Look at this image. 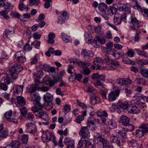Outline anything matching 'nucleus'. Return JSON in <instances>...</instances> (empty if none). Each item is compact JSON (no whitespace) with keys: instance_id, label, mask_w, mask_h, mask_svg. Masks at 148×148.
Wrapping results in <instances>:
<instances>
[{"instance_id":"1","label":"nucleus","mask_w":148,"mask_h":148,"mask_svg":"<svg viewBox=\"0 0 148 148\" xmlns=\"http://www.w3.org/2000/svg\"><path fill=\"white\" fill-rule=\"evenodd\" d=\"M38 106H33L32 108V110L34 113H35V115L39 118L48 121L49 119V116L44 110L42 109L43 106L41 103L38 104Z\"/></svg>"},{"instance_id":"2","label":"nucleus","mask_w":148,"mask_h":148,"mask_svg":"<svg viewBox=\"0 0 148 148\" xmlns=\"http://www.w3.org/2000/svg\"><path fill=\"white\" fill-rule=\"evenodd\" d=\"M23 69L22 66L17 64H15L10 68L6 72L7 75H10L14 79H17L18 74Z\"/></svg>"},{"instance_id":"3","label":"nucleus","mask_w":148,"mask_h":148,"mask_svg":"<svg viewBox=\"0 0 148 148\" xmlns=\"http://www.w3.org/2000/svg\"><path fill=\"white\" fill-rule=\"evenodd\" d=\"M119 121L122 125L128 127L126 129L127 131H132L134 130V126L132 124L130 123V119L127 116L124 115H121L120 116Z\"/></svg>"},{"instance_id":"4","label":"nucleus","mask_w":148,"mask_h":148,"mask_svg":"<svg viewBox=\"0 0 148 148\" xmlns=\"http://www.w3.org/2000/svg\"><path fill=\"white\" fill-rule=\"evenodd\" d=\"M4 116L10 122L16 124L18 122L17 120L18 118V115L15 112L13 113L11 110L6 112L4 114Z\"/></svg>"},{"instance_id":"5","label":"nucleus","mask_w":148,"mask_h":148,"mask_svg":"<svg viewBox=\"0 0 148 148\" xmlns=\"http://www.w3.org/2000/svg\"><path fill=\"white\" fill-rule=\"evenodd\" d=\"M120 92V89L118 88L115 89L113 91L109 92L108 96V101L109 102L115 101L117 97L119 96Z\"/></svg>"},{"instance_id":"6","label":"nucleus","mask_w":148,"mask_h":148,"mask_svg":"<svg viewBox=\"0 0 148 148\" xmlns=\"http://www.w3.org/2000/svg\"><path fill=\"white\" fill-rule=\"evenodd\" d=\"M2 80H3L5 83H0V89L6 91L8 90V86L7 85H8L10 83V78L9 76L7 75L3 77Z\"/></svg>"},{"instance_id":"7","label":"nucleus","mask_w":148,"mask_h":148,"mask_svg":"<svg viewBox=\"0 0 148 148\" xmlns=\"http://www.w3.org/2000/svg\"><path fill=\"white\" fill-rule=\"evenodd\" d=\"M14 56L16 61L18 63H22L26 61L25 53L23 51H20L16 52Z\"/></svg>"},{"instance_id":"8","label":"nucleus","mask_w":148,"mask_h":148,"mask_svg":"<svg viewBox=\"0 0 148 148\" xmlns=\"http://www.w3.org/2000/svg\"><path fill=\"white\" fill-rule=\"evenodd\" d=\"M76 63L83 68L84 69L83 70L82 73L84 75H87L90 72V69L86 68L90 65V63L86 62H83L81 61H78Z\"/></svg>"},{"instance_id":"9","label":"nucleus","mask_w":148,"mask_h":148,"mask_svg":"<svg viewBox=\"0 0 148 148\" xmlns=\"http://www.w3.org/2000/svg\"><path fill=\"white\" fill-rule=\"evenodd\" d=\"M30 95L31 99L33 101V103L35 106H38V104H41L40 101V97L38 93L35 92L31 93Z\"/></svg>"},{"instance_id":"10","label":"nucleus","mask_w":148,"mask_h":148,"mask_svg":"<svg viewBox=\"0 0 148 148\" xmlns=\"http://www.w3.org/2000/svg\"><path fill=\"white\" fill-rule=\"evenodd\" d=\"M26 131L31 133H34L37 131L38 129L36 125L29 122L26 125Z\"/></svg>"},{"instance_id":"11","label":"nucleus","mask_w":148,"mask_h":148,"mask_svg":"<svg viewBox=\"0 0 148 148\" xmlns=\"http://www.w3.org/2000/svg\"><path fill=\"white\" fill-rule=\"evenodd\" d=\"M99 75L97 73H94L92 75L91 78L97 80L96 82L94 84V85L97 88H98L99 86H101V88H105V85L98 80Z\"/></svg>"},{"instance_id":"12","label":"nucleus","mask_w":148,"mask_h":148,"mask_svg":"<svg viewBox=\"0 0 148 148\" xmlns=\"http://www.w3.org/2000/svg\"><path fill=\"white\" fill-rule=\"evenodd\" d=\"M79 134L82 138H87L89 135V132L87 127H82L79 132Z\"/></svg>"},{"instance_id":"13","label":"nucleus","mask_w":148,"mask_h":148,"mask_svg":"<svg viewBox=\"0 0 148 148\" xmlns=\"http://www.w3.org/2000/svg\"><path fill=\"white\" fill-rule=\"evenodd\" d=\"M137 105H134L133 104H129L127 111L130 113L132 114H137L139 112V109L137 108Z\"/></svg>"},{"instance_id":"14","label":"nucleus","mask_w":148,"mask_h":148,"mask_svg":"<svg viewBox=\"0 0 148 148\" xmlns=\"http://www.w3.org/2000/svg\"><path fill=\"white\" fill-rule=\"evenodd\" d=\"M64 145L66 146V148H75V141L69 137L66 138L64 141Z\"/></svg>"},{"instance_id":"15","label":"nucleus","mask_w":148,"mask_h":148,"mask_svg":"<svg viewBox=\"0 0 148 148\" xmlns=\"http://www.w3.org/2000/svg\"><path fill=\"white\" fill-rule=\"evenodd\" d=\"M98 143H101L103 147L110 145L109 141L106 139L103 138L101 136H99L97 137Z\"/></svg>"},{"instance_id":"16","label":"nucleus","mask_w":148,"mask_h":148,"mask_svg":"<svg viewBox=\"0 0 148 148\" xmlns=\"http://www.w3.org/2000/svg\"><path fill=\"white\" fill-rule=\"evenodd\" d=\"M110 142L119 147L121 145V138L118 135L111 136Z\"/></svg>"},{"instance_id":"17","label":"nucleus","mask_w":148,"mask_h":148,"mask_svg":"<svg viewBox=\"0 0 148 148\" xmlns=\"http://www.w3.org/2000/svg\"><path fill=\"white\" fill-rule=\"evenodd\" d=\"M23 89V85H14L13 88L14 93L16 95L18 94H20L22 93Z\"/></svg>"},{"instance_id":"18","label":"nucleus","mask_w":148,"mask_h":148,"mask_svg":"<svg viewBox=\"0 0 148 148\" xmlns=\"http://www.w3.org/2000/svg\"><path fill=\"white\" fill-rule=\"evenodd\" d=\"M118 105L117 107L118 108H122L123 109L127 110L129 104L127 101H125L124 103H122L121 101H119L117 103Z\"/></svg>"},{"instance_id":"19","label":"nucleus","mask_w":148,"mask_h":148,"mask_svg":"<svg viewBox=\"0 0 148 148\" xmlns=\"http://www.w3.org/2000/svg\"><path fill=\"white\" fill-rule=\"evenodd\" d=\"M90 103L92 105L101 102L100 98L95 95L91 96L90 99Z\"/></svg>"},{"instance_id":"20","label":"nucleus","mask_w":148,"mask_h":148,"mask_svg":"<svg viewBox=\"0 0 148 148\" xmlns=\"http://www.w3.org/2000/svg\"><path fill=\"white\" fill-rule=\"evenodd\" d=\"M117 8L119 11H125V12L126 11H129V9L130 8L127 6V5L126 4H116Z\"/></svg>"},{"instance_id":"21","label":"nucleus","mask_w":148,"mask_h":148,"mask_svg":"<svg viewBox=\"0 0 148 148\" xmlns=\"http://www.w3.org/2000/svg\"><path fill=\"white\" fill-rule=\"evenodd\" d=\"M81 54L84 57L86 58L88 57H92L94 56L93 53L86 49H83L82 50Z\"/></svg>"},{"instance_id":"22","label":"nucleus","mask_w":148,"mask_h":148,"mask_svg":"<svg viewBox=\"0 0 148 148\" xmlns=\"http://www.w3.org/2000/svg\"><path fill=\"white\" fill-rule=\"evenodd\" d=\"M38 84H37L36 83L32 85L28 89V92L30 93L35 92L36 90L40 89V87H38Z\"/></svg>"},{"instance_id":"23","label":"nucleus","mask_w":148,"mask_h":148,"mask_svg":"<svg viewBox=\"0 0 148 148\" xmlns=\"http://www.w3.org/2000/svg\"><path fill=\"white\" fill-rule=\"evenodd\" d=\"M14 34V31L7 29L5 31L3 34V36L4 38H9L12 37Z\"/></svg>"},{"instance_id":"24","label":"nucleus","mask_w":148,"mask_h":148,"mask_svg":"<svg viewBox=\"0 0 148 148\" xmlns=\"http://www.w3.org/2000/svg\"><path fill=\"white\" fill-rule=\"evenodd\" d=\"M17 97V101L18 104L21 106H24L26 103L25 99L23 97L16 95Z\"/></svg>"},{"instance_id":"25","label":"nucleus","mask_w":148,"mask_h":148,"mask_svg":"<svg viewBox=\"0 0 148 148\" xmlns=\"http://www.w3.org/2000/svg\"><path fill=\"white\" fill-rule=\"evenodd\" d=\"M106 125L107 127L111 129H114L117 127L116 122L113 120H109Z\"/></svg>"},{"instance_id":"26","label":"nucleus","mask_w":148,"mask_h":148,"mask_svg":"<svg viewBox=\"0 0 148 148\" xmlns=\"http://www.w3.org/2000/svg\"><path fill=\"white\" fill-rule=\"evenodd\" d=\"M137 9L139 12H141L143 16L148 18V9L141 8L140 6Z\"/></svg>"},{"instance_id":"27","label":"nucleus","mask_w":148,"mask_h":148,"mask_svg":"<svg viewBox=\"0 0 148 148\" xmlns=\"http://www.w3.org/2000/svg\"><path fill=\"white\" fill-rule=\"evenodd\" d=\"M98 42L101 44H104L106 42V39L105 38H101L99 37H96L93 40V43L98 45Z\"/></svg>"},{"instance_id":"28","label":"nucleus","mask_w":148,"mask_h":148,"mask_svg":"<svg viewBox=\"0 0 148 148\" xmlns=\"http://www.w3.org/2000/svg\"><path fill=\"white\" fill-rule=\"evenodd\" d=\"M53 96L50 93L47 92L44 96V99L46 102H49L53 100Z\"/></svg>"},{"instance_id":"29","label":"nucleus","mask_w":148,"mask_h":148,"mask_svg":"<svg viewBox=\"0 0 148 148\" xmlns=\"http://www.w3.org/2000/svg\"><path fill=\"white\" fill-rule=\"evenodd\" d=\"M98 8L100 11L103 12H104L107 10L108 6L106 3H101L99 4Z\"/></svg>"},{"instance_id":"30","label":"nucleus","mask_w":148,"mask_h":148,"mask_svg":"<svg viewBox=\"0 0 148 148\" xmlns=\"http://www.w3.org/2000/svg\"><path fill=\"white\" fill-rule=\"evenodd\" d=\"M55 36L54 34L53 33H50L48 35V39L47 40L48 43L52 44L54 42V40L53 39L55 38Z\"/></svg>"},{"instance_id":"31","label":"nucleus","mask_w":148,"mask_h":148,"mask_svg":"<svg viewBox=\"0 0 148 148\" xmlns=\"http://www.w3.org/2000/svg\"><path fill=\"white\" fill-rule=\"evenodd\" d=\"M126 129V128L123 127V128L122 130H119L117 132L118 134L121 135L122 138L124 139H125L127 138L126 135V132L127 131Z\"/></svg>"},{"instance_id":"32","label":"nucleus","mask_w":148,"mask_h":148,"mask_svg":"<svg viewBox=\"0 0 148 148\" xmlns=\"http://www.w3.org/2000/svg\"><path fill=\"white\" fill-rule=\"evenodd\" d=\"M84 36L86 42L88 44L91 43L92 40V37L91 34L86 33L85 34Z\"/></svg>"},{"instance_id":"33","label":"nucleus","mask_w":148,"mask_h":148,"mask_svg":"<svg viewBox=\"0 0 148 148\" xmlns=\"http://www.w3.org/2000/svg\"><path fill=\"white\" fill-rule=\"evenodd\" d=\"M140 73L143 77L148 78V69L147 68H145L141 69Z\"/></svg>"},{"instance_id":"34","label":"nucleus","mask_w":148,"mask_h":148,"mask_svg":"<svg viewBox=\"0 0 148 148\" xmlns=\"http://www.w3.org/2000/svg\"><path fill=\"white\" fill-rule=\"evenodd\" d=\"M62 39L65 42L67 43L71 41L69 36L67 35H65V34L63 33L62 34Z\"/></svg>"},{"instance_id":"35","label":"nucleus","mask_w":148,"mask_h":148,"mask_svg":"<svg viewBox=\"0 0 148 148\" xmlns=\"http://www.w3.org/2000/svg\"><path fill=\"white\" fill-rule=\"evenodd\" d=\"M135 81L136 83L139 84H143V85H145L146 82L145 79L140 78H137L136 79Z\"/></svg>"},{"instance_id":"36","label":"nucleus","mask_w":148,"mask_h":148,"mask_svg":"<svg viewBox=\"0 0 148 148\" xmlns=\"http://www.w3.org/2000/svg\"><path fill=\"white\" fill-rule=\"evenodd\" d=\"M8 134V131L6 128H4L1 132L0 136L1 137L5 138L7 136Z\"/></svg>"},{"instance_id":"37","label":"nucleus","mask_w":148,"mask_h":148,"mask_svg":"<svg viewBox=\"0 0 148 148\" xmlns=\"http://www.w3.org/2000/svg\"><path fill=\"white\" fill-rule=\"evenodd\" d=\"M145 133L148 132V124H142L139 127Z\"/></svg>"},{"instance_id":"38","label":"nucleus","mask_w":148,"mask_h":148,"mask_svg":"<svg viewBox=\"0 0 148 148\" xmlns=\"http://www.w3.org/2000/svg\"><path fill=\"white\" fill-rule=\"evenodd\" d=\"M111 64H112V65L110 66V68L112 70L116 69L120 65L119 62H115L113 60V62Z\"/></svg>"},{"instance_id":"39","label":"nucleus","mask_w":148,"mask_h":148,"mask_svg":"<svg viewBox=\"0 0 148 148\" xmlns=\"http://www.w3.org/2000/svg\"><path fill=\"white\" fill-rule=\"evenodd\" d=\"M3 7L5 10L10 11L12 9L13 6L10 3H5Z\"/></svg>"},{"instance_id":"40","label":"nucleus","mask_w":148,"mask_h":148,"mask_svg":"<svg viewBox=\"0 0 148 148\" xmlns=\"http://www.w3.org/2000/svg\"><path fill=\"white\" fill-rule=\"evenodd\" d=\"M131 23L134 27L137 28H139L140 27L139 21L137 19H131Z\"/></svg>"},{"instance_id":"41","label":"nucleus","mask_w":148,"mask_h":148,"mask_svg":"<svg viewBox=\"0 0 148 148\" xmlns=\"http://www.w3.org/2000/svg\"><path fill=\"white\" fill-rule=\"evenodd\" d=\"M131 17L132 15L130 13V8L129 11H126L123 15L122 16L121 18H130Z\"/></svg>"},{"instance_id":"42","label":"nucleus","mask_w":148,"mask_h":148,"mask_svg":"<svg viewBox=\"0 0 148 148\" xmlns=\"http://www.w3.org/2000/svg\"><path fill=\"white\" fill-rule=\"evenodd\" d=\"M123 62L127 64H131L134 65V62L128 58L126 57H124L122 59Z\"/></svg>"},{"instance_id":"43","label":"nucleus","mask_w":148,"mask_h":148,"mask_svg":"<svg viewBox=\"0 0 148 148\" xmlns=\"http://www.w3.org/2000/svg\"><path fill=\"white\" fill-rule=\"evenodd\" d=\"M137 63L140 66L148 65V60H139L137 61Z\"/></svg>"},{"instance_id":"44","label":"nucleus","mask_w":148,"mask_h":148,"mask_svg":"<svg viewBox=\"0 0 148 148\" xmlns=\"http://www.w3.org/2000/svg\"><path fill=\"white\" fill-rule=\"evenodd\" d=\"M20 143L18 141L15 140L13 142L10 146L11 148H18L20 146Z\"/></svg>"},{"instance_id":"45","label":"nucleus","mask_w":148,"mask_h":148,"mask_svg":"<svg viewBox=\"0 0 148 148\" xmlns=\"http://www.w3.org/2000/svg\"><path fill=\"white\" fill-rule=\"evenodd\" d=\"M145 133L141 130L139 129L136 130V134L137 137L140 138L143 136Z\"/></svg>"},{"instance_id":"46","label":"nucleus","mask_w":148,"mask_h":148,"mask_svg":"<svg viewBox=\"0 0 148 148\" xmlns=\"http://www.w3.org/2000/svg\"><path fill=\"white\" fill-rule=\"evenodd\" d=\"M29 5L33 6L34 5H38L40 3L39 0H29Z\"/></svg>"},{"instance_id":"47","label":"nucleus","mask_w":148,"mask_h":148,"mask_svg":"<svg viewBox=\"0 0 148 148\" xmlns=\"http://www.w3.org/2000/svg\"><path fill=\"white\" fill-rule=\"evenodd\" d=\"M123 85H124L130 84L132 82V80L128 78H122Z\"/></svg>"},{"instance_id":"48","label":"nucleus","mask_w":148,"mask_h":148,"mask_svg":"<svg viewBox=\"0 0 148 148\" xmlns=\"http://www.w3.org/2000/svg\"><path fill=\"white\" fill-rule=\"evenodd\" d=\"M28 139V136L27 135L24 134L21 138V141L22 143L25 145H26Z\"/></svg>"},{"instance_id":"49","label":"nucleus","mask_w":148,"mask_h":148,"mask_svg":"<svg viewBox=\"0 0 148 148\" xmlns=\"http://www.w3.org/2000/svg\"><path fill=\"white\" fill-rule=\"evenodd\" d=\"M135 104H136L137 106H138V107L141 108L146 107V106L145 103L142 102L140 101H137L135 103Z\"/></svg>"},{"instance_id":"50","label":"nucleus","mask_w":148,"mask_h":148,"mask_svg":"<svg viewBox=\"0 0 148 148\" xmlns=\"http://www.w3.org/2000/svg\"><path fill=\"white\" fill-rule=\"evenodd\" d=\"M56 138V137L51 133H49L47 134L46 136V139L49 140H52L53 138Z\"/></svg>"},{"instance_id":"51","label":"nucleus","mask_w":148,"mask_h":148,"mask_svg":"<svg viewBox=\"0 0 148 148\" xmlns=\"http://www.w3.org/2000/svg\"><path fill=\"white\" fill-rule=\"evenodd\" d=\"M117 10V8H116L115 7H114L108 9V11L110 14L112 13V14H113L116 13Z\"/></svg>"},{"instance_id":"52","label":"nucleus","mask_w":148,"mask_h":148,"mask_svg":"<svg viewBox=\"0 0 148 148\" xmlns=\"http://www.w3.org/2000/svg\"><path fill=\"white\" fill-rule=\"evenodd\" d=\"M40 42L35 40L32 43V44L36 48L39 49L40 46Z\"/></svg>"},{"instance_id":"53","label":"nucleus","mask_w":148,"mask_h":148,"mask_svg":"<svg viewBox=\"0 0 148 148\" xmlns=\"http://www.w3.org/2000/svg\"><path fill=\"white\" fill-rule=\"evenodd\" d=\"M86 140L85 139V138H82L79 141L78 145L79 147L80 148H82L83 145L84 144H85L86 143Z\"/></svg>"},{"instance_id":"54","label":"nucleus","mask_w":148,"mask_h":148,"mask_svg":"<svg viewBox=\"0 0 148 148\" xmlns=\"http://www.w3.org/2000/svg\"><path fill=\"white\" fill-rule=\"evenodd\" d=\"M0 14L1 16H3L4 18H9V17L7 15L8 12L6 11H2L0 12Z\"/></svg>"},{"instance_id":"55","label":"nucleus","mask_w":148,"mask_h":148,"mask_svg":"<svg viewBox=\"0 0 148 148\" xmlns=\"http://www.w3.org/2000/svg\"><path fill=\"white\" fill-rule=\"evenodd\" d=\"M139 95H140L138 97L140 99H143L144 101L148 102V96H146L143 94H140Z\"/></svg>"},{"instance_id":"56","label":"nucleus","mask_w":148,"mask_h":148,"mask_svg":"<svg viewBox=\"0 0 148 148\" xmlns=\"http://www.w3.org/2000/svg\"><path fill=\"white\" fill-rule=\"evenodd\" d=\"M140 34V32L139 31H137L134 40V41H138L139 40V34Z\"/></svg>"},{"instance_id":"57","label":"nucleus","mask_w":148,"mask_h":148,"mask_svg":"<svg viewBox=\"0 0 148 148\" xmlns=\"http://www.w3.org/2000/svg\"><path fill=\"white\" fill-rule=\"evenodd\" d=\"M20 111L22 116H25L27 111L26 108L24 107H22L20 109Z\"/></svg>"},{"instance_id":"58","label":"nucleus","mask_w":148,"mask_h":148,"mask_svg":"<svg viewBox=\"0 0 148 148\" xmlns=\"http://www.w3.org/2000/svg\"><path fill=\"white\" fill-rule=\"evenodd\" d=\"M25 116L29 120H32L34 117V114L31 112H29L26 114Z\"/></svg>"},{"instance_id":"59","label":"nucleus","mask_w":148,"mask_h":148,"mask_svg":"<svg viewBox=\"0 0 148 148\" xmlns=\"http://www.w3.org/2000/svg\"><path fill=\"white\" fill-rule=\"evenodd\" d=\"M10 15L13 18H19L20 17L19 14L17 12H12L10 13Z\"/></svg>"},{"instance_id":"60","label":"nucleus","mask_w":148,"mask_h":148,"mask_svg":"<svg viewBox=\"0 0 148 148\" xmlns=\"http://www.w3.org/2000/svg\"><path fill=\"white\" fill-rule=\"evenodd\" d=\"M24 50L26 51H29L32 49V47L29 46V43L27 42L24 47Z\"/></svg>"},{"instance_id":"61","label":"nucleus","mask_w":148,"mask_h":148,"mask_svg":"<svg viewBox=\"0 0 148 148\" xmlns=\"http://www.w3.org/2000/svg\"><path fill=\"white\" fill-rule=\"evenodd\" d=\"M134 53L135 51H134L133 50L130 49L127 51V55L128 56L130 57H132L133 56Z\"/></svg>"},{"instance_id":"62","label":"nucleus","mask_w":148,"mask_h":148,"mask_svg":"<svg viewBox=\"0 0 148 148\" xmlns=\"http://www.w3.org/2000/svg\"><path fill=\"white\" fill-rule=\"evenodd\" d=\"M138 54L139 56H143L145 58H148L147 53L145 51H141Z\"/></svg>"},{"instance_id":"63","label":"nucleus","mask_w":148,"mask_h":148,"mask_svg":"<svg viewBox=\"0 0 148 148\" xmlns=\"http://www.w3.org/2000/svg\"><path fill=\"white\" fill-rule=\"evenodd\" d=\"M43 75V72L41 70L38 71L37 73H35L34 74V75H35L36 76L38 77H39V78H40L42 77Z\"/></svg>"},{"instance_id":"64","label":"nucleus","mask_w":148,"mask_h":148,"mask_svg":"<svg viewBox=\"0 0 148 148\" xmlns=\"http://www.w3.org/2000/svg\"><path fill=\"white\" fill-rule=\"evenodd\" d=\"M85 147L86 148H93V146L91 143L89 141L86 140L85 143Z\"/></svg>"}]
</instances>
